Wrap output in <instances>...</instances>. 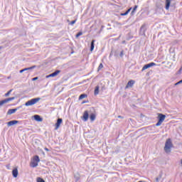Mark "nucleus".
<instances>
[{
	"mask_svg": "<svg viewBox=\"0 0 182 182\" xmlns=\"http://www.w3.org/2000/svg\"><path fill=\"white\" fill-rule=\"evenodd\" d=\"M157 119H158V122L155 124V126H156V127H159V126H161V124H163V122L166 120V114L158 113Z\"/></svg>",
	"mask_w": 182,
	"mask_h": 182,
	"instance_id": "nucleus-1",
	"label": "nucleus"
},
{
	"mask_svg": "<svg viewBox=\"0 0 182 182\" xmlns=\"http://www.w3.org/2000/svg\"><path fill=\"white\" fill-rule=\"evenodd\" d=\"M171 147H173V142L171 139H168L165 143L164 151L166 153H170L171 151Z\"/></svg>",
	"mask_w": 182,
	"mask_h": 182,
	"instance_id": "nucleus-2",
	"label": "nucleus"
},
{
	"mask_svg": "<svg viewBox=\"0 0 182 182\" xmlns=\"http://www.w3.org/2000/svg\"><path fill=\"white\" fill-rule=\"evenodd\" d=\"M39 100H41V97H37V98H33L28 101H27L25 103V106H33V105H36V103H38V102H39Z\"/></svg>",
	"mask_w": 182,
	"mask_h": 182,
	"instance_id": "nucleus-3",
	"label": "nucleus"
},
{
	"mask_svg": "<svg viewBox=\"0 0 182 182\" xmlns=\"http://www.w3.org/2000/svg\"><path fill=\"white\" fill-rule=\"evenodd\" d=\"M152 66H157V64H156L155 63H150L146 64L142 68L141 72H144V70H146V69H149V68H152Z\"/></svg>",
	"mask_w": 182,
	"mask_h": 182,
	"instance_id": "nucleus-4",
	"label": "nucleus"
},
{
	"mask_svg": "<svg viewBox=\"0 0 182 182\" xmlns=\"http://www.w3.org/2000/svg\"><path fill=\"white\" fill-rule=\"evenodd\" d=\"M12 100H15V97H9V98H6L5 100H3L0 101V105L1 106H3L4 105H5V103H8L9 102H12Z\"/></svg>",
	"mask_w": 182,
	"mask_h": 182,
	"instance_id": "nucleus-5",
	"label": "nucleus"
},
{
	"mask_svg": "<svg viewBox=\"0 0 182 182\" xmlns=\"http://www.w3.org/2000/svg\"><path fill=\"white\" fill-rule=\"evenodd\" d=\"M62 123H63V119L62 118H58L55 124V130H58V129L60 127V124H62Z\"/></svg>",
	"mask_w": 182,
	"mask_h": 182,
	"instance_id": "nucleus-6",
	"label": "nucleus"
},
{
	"mask_svg": "<svg viewBox=\"0 0 182 182\" xmlns=\"http://www.w3.org/2000/svg\"><path fill=\"white\" fill-rule=\"evenodd\" d=\"M21 109V107H18L17 108L15 109H9L7 112V115L9 116L11 114H14L17 110H19Z\"/></svg>",
	"mask_w": 182,
	"mask_h": 182,
	"instance_id": "nucleus-7",
	"label": "nucleus"
},
{
	"mask_svg": "<svg viewBox=\"0 0 182 182\" xmlns=\"http://www.w3.org/2000/svg\"><path fill=\"white\" fill-rule=\"evenodd\" d=\"M59 73H60V70H56L55 72H53V73L48 75L46 76V77H55V76H58V75H59Z\"/></svg>",
	"mask_w": 182,
	"mask_h": 182,
	"instance_id": "nucleus-8",
	"label": "nucleus"
},
{
	"mask_svg": "<svg viewBox=\"0 0 182 182\" xmlns=\"http://www.w3.org/2000/svg\"><path fill=\"white\" fill-rule=\"evenodd\" d=\"M146 31H147V27L145 24L142 25L140 28V34L141 35H146Z\"/></svg>",
	"mask_w": 182,
	"mask_h": 182,
	"instance_id": "nucleus-9",
	"label": "nucleus"
},
{
	"mask_svg": "<svg viewBox=\"0 0 182 182\" xmlns=\"http://www.w3.org/2000/svg\"><path fill=\"white\" fill-rule=\"evenodd\" d=\"M36 68V65H33L29 68H23L19 71V73H23V72H28V70H32V69H35Z\"/></svg>",
	"mask_w": 182,
	"mask_h": 182,
	"instance_id": "nucleus-10",
	"label": "nucleus"
},
{
	"mask_svg": "<svg viewBox=\"0 0 182 182\" xmlns=\"http://www.w3.org/2000/svg\"><path fill=\"white\" fill-rule=\"evenodd\" d=\"M88 119H89V112L86 110L84 112V114L82 116V120H84V122H87Z\"/></svg>",
	"mask_w": 182,
	"mask_h": 182,
	"instance_id": "nucleus-11",
	"label": "nucleus"
},
{
	"mask_svg": "<svg viewBox=\"0 0 182 182\" xmlns=\"http://www.w3.org/2000/svg\"><path fill=\"white\" fill-rule=\"evenodd\" d=\"M134 83H135L134 80H129L127 82V84L125 87V89H129V87H133V85H134Z\"/></svg>",
	"mask_w": 182,
	"mask_h": 182,
	"instance_id": "nucleus-12",
	"label": "nucleus"
},
{
	"mask_svg": "<svg viewBox=\"0 0 182 182\" xmlns=\"http://www.w3.org/2000/svg\"><path fill=\"white\" fill-rule=\"evenodd\" d=\"M19 123V121L18 120H11L7 122V126L9 127L11 126H14V124H18Z\"/></svg>",
	"mask_w": 182,
	"mask_h": 182,
	"instance_id": "nucleus-13",
	"label": "nucleus"
},
{
	"mask_svg": "<svg viewBox=\"0 0 182 182\" xmlns=\"http://www.w3.org/2000/svg\"><path fill=\"white\" fill-rule=\"evenodd\" d=\"M171 4V0H166L165 9L168 11L170 9V5Z\"/></svg>",
	"mask_w": 182,
	"mask_h": 182,
	"instance_id": "nucleus-14",
	"label": "nucleus"
},
{
	"mask_svg": "<svg viewBox=\"0 0 182 182\" xmlns=\"http://www.w3.org/2000/svg\"><path fill=\"white\" fill-rule=\"evenodd\" d=\"M34 117V120H36V122H43V119L42 117H41V115L38 114H36L33 116Z\"/></svg>",
	"mask_w": 182,
	"mask_h": 182,
	"instance_id": "nucleus-15",
	"label": "nucleus"
},
{
	"mask_svg": "<svg viewBox=\"0 0 182 182\" xmlns=\"http://www.w3.org/2000/svg\"><path fill=\"white\" fill-rule=\"evenodd\" d=\"M12 174H13V177H14V178H16V177H18V168H15L13 169L12 171Z\"/></svg>",
	"mask_w": 182,
	"mask_h": 182,
	"instance_id": "nucleus-16",
	"label": "nucleus"
},
{
	"mask_svg": "<svg viewBox=\"0 0 182 182\" xmlns=\"http://www.w3.org/2000/svg\"><path fill=\"white\" fill-rule=\"evenodd\" d=\"M96 42V40H92L90 43V52H93L95 49V43Z\"/></svg>",
	"mask_w": 182,
	"mask_h": 182,
	"instance_id": "nucleus-17",
	"label": "nucleus"
},
{
	"mask_svg": "<svg viewBox=\"0 0 182 182\" xmlns=\"http://www.w3.org/2000/svg\"><path fill=\"white\" fill-rule=\"evenodd\" d=\"M74 178L76 182L79 181L80 180V174L79 173H76L74 174Z\"/></svg>",
	"mask_w": 182,
	"mask_h": 182,
	"instance_id": "nucleus-18",
	"label": "nucleus"
},
{
	"mask_svg": "<svg viewBox=\"0 0 182 182\" xmlns=\"http://www.w3.org/2000/svg\"><path fill=\"white\" fill-rule=\"evenodd\" d=\"M132 8L131 7L124 13H121L120 14L121 16H126V15H129V14L130 13V11H132Z\"/></svg>",
	"mask_w": 182,
	"mask_h": 182,
	"instance_id": "nucleus-19",
	"label": "nucleus"
},
{
	"mask_svg": "<svg viewBox=\"0 0 182 182\" xmlns=\"http://www.w3.org/2000/svg\"><path fill=\"white\" fill-rule=\"evenodd\" d=\"M90 119L91 122H95V120H96V114H95V113L90 114Z\"/></svg>",
	"mask_w": 182,
	"mask_h": 182,
	"instance_id": "nucleus-20",
	"label": "nucleus"
},
{
	"mask_svg": "<svg viewBox=\"0 0 182 182\" xmlns=\"http://www.w3.org/2000/svg\"><path fill=\"white\" fill-rule=\"evenodd\" d=\"M95 96H97L99 95V86H96L94 91Z\"/></svg>",
	"mask_w": 182,
	"mask_h": 182,
	"instance_id": "nucleus-21",
	"label": "nucleus"
},
{
	"mask_svg": "<svg viewBox=\"0 0 182 182\" xmlns=\"http://www.w3.org/2000/svg\"><path fill=\"white\" fill-rule=\"evenodd\" d=\"M33 161H36V163H39V161H41V159H39V156L36 155L33 157Z\"/></svg>",
	"mask_w": 182,
	"mask_h": 182,
	"instance_id": "nucleus-22",
	"label": "nucleus"
},
{
	"mask_svg": "<svg viewBox=\"0 0 182 182\" xmlns=\"http://www.w3.org/2000/svg\"><path fill=\"white\" fill-rule=\"evenodd\" d=\"M31 167H33V168L38 167V162H36L35 161H33L31 163Z\"/></svg>",
	"mask_w": 182,
	"mask_h": 182,
	"instance_id": "nucleus-23",
	"label": "nucleus"
},
{
	"mask_svg": "<svg viewBox=\"0 0 182 182\" xmlns=\"http://www.w3.org/2000/svg\"><path fill=\"white\" fill-rule=\"evenodd\" d=\"M85 97H87V95L86 94H81L79 96V100H82V99H85Z\"/></svg>",
	"mask_w": 182,
	"mask_h": 182,
	"instance_id": "nucleus-24",
	"label": "nucleus"
},
{
	"mask_svg": "<svg viewBox=\"0 0 182 182\" xmlns=\"http://www.w3.org/2000/svg\"><path fill=\"white\" fill-rule=\"evenodd\" d=\"M138 6L135 5L133 10L131 12V15H134V13L136 12V11L137 10Z\"/></svg>",
	"mask_w": 182,
	"mask_h": 182,
	"instance_id": "nucleus-25",
	"label": "nucleus"
},
{
	"mask_svg": "<svg viewBox=\"0 0 182 182\" xmlns=\"http://www.w3.org/2000/svg\"><path fill=\"white\" fill-rule=\"evenodd\" d=\"M161 177H163V173H160L159 177L156 178V181L159 182Z\"/></svg>",
	"mask_w": 182,
	"mask_h": 182,
	"instance_id": "nucleus-26",
	"label": "nucleus"
},
{
	"mask_svg": "<svg viewBox=\"0 0 182 182\" xmlns=\"http://www.w3.org/2000/svg\"><path fill=\"white\" fill-rule=\"evenodd\" d=\"M156 8H158V9H161V8H163V4L160 3H156Z\"/></svg>",
	"mask_w": 182,
	"mask_h": 182,
	"instance_id": "nucleus-27",
	"label": "nucleus"
},
{
	"mask_svg": "<svg viewBox=\"0 0 182 182\" xmlns=\"http://www.w3.org/2000/svg\"><path fill=\"white\" fill-rule=\"evenodd\" d=\"M12 90H10L8 92H6L4 96L5 97H8V96H9V95H11V93H12Z\"/></svg>",
	"mask_w": 182,
	"mask_h": 182,
	"instance_id": "nucleus-28",
	"label": "nucleus"
},
{
	"mask_svg": "<svg viewBox=\"0 0 182 182\" xmlns=\"http://www.w3.org/2000/svg\"><path fill=\"white\" fill-rule=\"evenodd\" d=\"M82 35H83V33L82 31H80L76 34L75 36L76 38H79V36H82Z\"/></svg>",
	"mask_w": 182,
	"mask_h": 182,
	"instance_id": "nucleus-29",
	"label": "nucleus"
},
{
	"mask_svg": "<svg viewBox=\"0 0 182 182\" xmlns=\"http://www.w3.org/2000/svg\"><path fill=\"white\" fill-rule=\"evenodd\" d=\"M37 182H45V180L41 177H38L37 178Z\"/></svg>",
	"mask_w": 182,
	"mask_h": 182,
	"instance_id": "nucleus-30",
	"label": "nucleus"
},
{
	"mask_svg": "<svg viewBox=\"0 0 182 182\" xmlns=\"http://www.w3.org/2000/svg\"><path fill=\"white\" fill-rule=\"evenodd\" d=\"M119 56L120 58H123V56H124V50H122L119 53Z\"/></svg>",
	"mask_w": 182,
	"mask_h": 182,
	"instance_id": "nucleus-31",
	"label": "nucleus"
},
{
	"mask_svg": "<svg viewBox=\"0 0 182 182\" xmlns=\"http://www.w3.org/2000/svg\"><path fill=\"white\" fill-rule=\"evenodd\" d=\"M101 69H103V64L100 63L99 67H98V71L100 70Z\"/></svg>",
	"mask_w": 182,
	"mask_h": 182,
	"instance_id": "nucleus-32",
	"label": "nucleus"
},
{
	"mask_svg": "<svg viewBox=\"0 0 182 182\" xmlns=\"http://www.w3.org/2000/svg\"><path fill=\"white\" fill-rule=\"evenodd\" d=\"M76 23V20H74V21H72L70 23V25L71 26H73Z\"/></svg>",
	"mask_w": 182,
	"mask_h": 182,
	"instance_id": "nucleus-33",
	"label": "nucleus"
},
{
	"mask_svg": "<svg viewBox=\"0 0 182 182\" xmlns=\"http://www.w3.org/2000/svg\"><path fill=\"white\" fill-rule=\"evenodd\" d=\"M32 80L33 81L38 80V77H35L32 78Z\"/></svg>",
	"mask_w": 182,
	"mask_h": 182,
	"instance_id": "nucleus-34",
	"label": "nucleus"
},
{
	"mask_svg": "<svg viewBox=\"0 0 182 182\" xmlns=\"http://www.w3.org/2000/svg\"><path fill=\"white\" fill-rule=\"evenodd\" d=\"M118 119H123V117L122 115L118 116Z\"/></svg>",
	"mask_w": 182,
	"mask_h": 182,
	"instance_id": "nucleus-35",
	"label": "nucleus"
},
{
	"mask_svg": "<svg viewBox=\"0 0 182 182\" xmlns=\"http://www.w3.org/2000/svg\"><path fill=\"white\" fill-rule=\"evenodd\" d=\"M44 150H46V151H49V149L48 148H45Z\"/></svg>",
	"mask_w": 182,
	"mask_h": 182,
	"instance_id": "nucleus-36",
	"label": "nucleus"
},
{
	"mask_svg": "<svg viewBox=\"0 0 182 182\" xmlns=\"http://www.w3.org/2000/svg\"><path fill=\"white\" fill-rule=\"evenodd\" d=\"M83 103H89V101H83V102H82V104H83Z\"/></svg>",
	"mask_w": 182,
	"mask_h": 182,
	"instance_id": "nucleus-37",
	"label": "nucleus"
},
{
	"mask_svg": "<svg viewBox=\"0 0 182 182\" xmlns=\"http://www.w3.org/2000/svg\"><path fill=\"white\" fill-rule=\"evenodd\" d=\"M4 48V46H0V49H2Z\"/></svg>",
	"mask_w": 182,
	"mask_h": 182,
	"instance_id": "nucleus-38",
	"label": "nucleus"
},
{
	"mask_svg": "<svg viewBox=\"0 0 182 182\" xmlns=\"http://www.w3.org/2000/svg\"><path fill=\"white\" fill-rule=\"evenodd\" d=\"M109 56H112V53L109 54Z\"/></svg>",
	"mask_w": 182,
	"mask_h": 182,
	"instance_id": "nucleus-39",
	"label": "nucleus"
}]
</instances>
